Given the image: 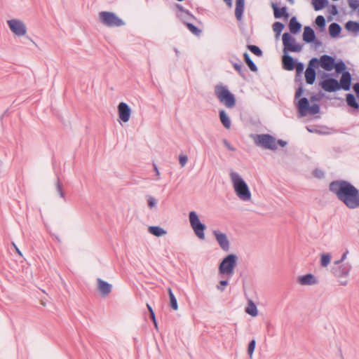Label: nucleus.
Here are the masks:
<instances>
[{
    "instance_id": "48",
    "label": "nucleus",
    "mask_w": 359,
    "mask_h": 359,
    "mask_svg": "<svg viewBox=\"0 0 359 359\" xmlns=\"http://www.w3.org/2000/svg\"><path fill=\"white\" fill-rule=\"evenodd\" d=\"M179 161L181 167H184L188 161V157L186 155H180L179 156Z\"/></svg>"
},
{
    "instance_id": "14",
    "label": "nucleus",
    "mask_w": 359,
    "mask_h": 359,
    "mask_svg": "<svg viewBox=\"0 0 359 359\" xmlns=\"http://www.w3.org/2000/svg\"><path fill=\"white\" fill-rule=\"evenodd\" d=\"M334 58L328 55H323L320 57V67L326 71H331L334 67Z\"/></svg>"
},
{
    "instance_id": "40",
    "label": "nucleus",
    "mask_w": 359,
    "mask_h": 359,
    "mask_svg": "<svg viewBox=\"0 0 359 359\" xmlns=\"http://www.w3.org/2000/svg\"><path fill=\"white\" fill-rule=\"evenodd\" d=\"M334 68H335L336 72L337 73L343 74V72H344L346 67L345 63L342 60H340L339 62H338L337 63L334 62Z\"/></svg>"
},
{
    "instance_id": "33",
    "label": "nucleus",
    "mask_w": 359,
    "mask_h": 359,
    "mask_svg": "<svg viewBox=\"0 0 359 359\" xmlns=\"http://www.w3.org/2000/svg\"><path fill=\"white\" fill-rule=\"evenodd\" d=\"M345 27L349 32H358L359 22L350 20L346 23Z\"/></svg>"
},
{
    "instance_id": "21",
    "label": "nucleus",
    "mask_w": 359,
    "mask_h": 359,
    "mask_svg": "<svg viewBox=\"0 0 359 359\" xmlns=\"http://www.w3.org/2000/svg\"><path fill=\"white\" fill-rule=\"evenodd\" d=\"M272 8L273 9V15L275 18L279 19L283 17L287 19L289 18V14L287 12V8L285 6L279 8L276 4L272 3Z\"/></svg>"
},
{
    "instance_id": "63",
    "label": "nucleus",
    "mask_w": 359,
    "mask_h": 359,
    "mask_svg": "<svg viewBox=\"0 0 359 359\" xmlns=\"http://www.w3.org/2000/svg\"><path fill=\"white\" fill-rule=\"evenodd\" d=\"M150 318L152 320V322L155 321V320H156L154 313H150Z\"/></svg>"
},
{
    "instance_id": "60",
    "label": "nucleus",
    "mask_w": 359,
    "mask_h": 359,
    "mask_svg": "<svg viewBox=\"0 0 359 359\" xmlns=\"http://www.w3.org/2000/svg\"><path fill=\"white\" fill-rule=\"evenodd\" d=\"M346 257V253H344L342 257H341V259L335 262V264L339 265L341 262H343L344 260Z\"/></svg>"
},
{
    "instance_id": "32",
    "label": "nucleus",
    "mask_w": 359,
    "mask_h": 359,
    "mask_svg": "<svg viewBox=\"0 0 359 359\" xmlns=\"http://www.w3.org/2000/svg\"><path fill=\"white\" fill-rule=\"evenodd\" d=\"M233 67L238 72V73L242 78H246L245 74L247 72V69L241 62H235L233 64Z\"/></svg>"
},
{
    "instance_id": "10",
    "label": "nucleus",
    "mask_w": 359,
    "mask_h": 359,
    "mask_svg": "<svg viewBox=\"0 0 359 359\" xmlns=\"http://www.w3.org/2000/svg\"><path fill=\"white\" fill-rule=\"evenodd\" d=\"M322 78H327L319 83L324 90L332 93L339 90V82L336 79L329 77L327 73H323Z\"/></svg>"
},
{
    "instance_id": "44",
    "label": "nucleus",
    "mask_w": 359,
    "mask_h": 359,
    "mask_svg": "<svg viewBox=\"0 0 359 359\" xmlns=\"http://www.w3.org/2000/svg\"><path fill=\"white\" fill-rule=\"evenodd\" d=\"M349 6L353 10L359 12V0H348Z\"/></svg>"
},
{
    "instance_id": "15",
    "label": "nucleus",
    "mask_w": 359,
    "mask_h": 359,
    "mask_svg": "<svg viewBox=\"0 0 359 359\" xmlns=\"http://www.w3.org/2000/svg\"><path fill=\"white\" fill-rule=\"evenodd\" d=\"M97 290L100 291L101 294L103 297H107L111 292L112 286L109 283L102 280L101 278H97Z\"/></svg>"
},
{
    "instance_id": "18",
    "label": "nucleus",
    "mask_w": 359,
    "mask_h": 359,
    "mask_svg": "<svg viewBox=\"0 0 359 359\" xmlns=\"http://www.w3.org/2000/svg\"><path fill=\"white\" fill-rule=\"evenodd\" d=\"M351 84V75L348 72H343L340 82H339V90L341 88L344 90H349Z\"/></svg>"
},
{
    "instance_id": "53",
    "label": "nucleus",
    "mask_w": 359,
    "mask_h": 359,
    "mask_svg": "<svg viewBox=\"0 0 359 359\" xmlns=\"http://www.w3.org/2000/svg\"><path fill=\"white\" fill-rule=\"evenodd\" d=\"M303 91H304V90H303L302 86H299V87L297 88V90H296L295 95H294L295 99H297V98H298V97H301V96H302V93H303Z\"/></svg>"
},
{
    "instance_id": "5",
    "label": "nucleus",
    "mask_w": 359,
    "mask_h": 359,
    "mask_svg": "<svg viewBox=\"0 0 359 359\" xmlns=\"http://www.w3.org/2000/svg\"><path fill=\"white\" fill-rule=\"evenodd\" d=\"M251 137L258 147L271 150L277 149L276 140L269 134L252 135Z\"/></svg>"
},
{
    "instance_id": "57",
    "label": "nucleus",
    "mask_w": 359,
    "mask_h": 359,
    "mask_svg": "<svg viewBox=\"0 0 359 359\" xmlns=\"http://www.w3.org/2000/svg\"><path fill=\"white\" fill-rule=\"evenodd\" d=\"M279 144L280 147H284L287 145V142L283 140H278L276 142V144Z\"/></svg>"
},
{
    "instance_id": "7",
    "label": "nucleus",
    "mask_w": 359,
    "mask_h": 359,
    "mask_svg": "<svg viewBox=\"0 0 359 359\" xmlns=\"http://www.w3.org/2000/svg\"><path fill=\"white\" fill-rule=\"evenodd\" d=\"M189 219L190 225L196 236L199 239L204 240L206 226L200 221L199 217L195 211L189 212Z\"/></svg>"
},
{
    "instance_id": "61",
    "label": "nucleus",
    "mask_w": 359,
    "mask_h": 359,
    "mask_svg": "<svg viewBox=\"0 0 359 359\" xmlns=\"http://www.w3.org/2000/svg\"><path fill=\"white\" fill-rule=\"evenodd\" d=\"M224 1L226 4L229 8L232 7V0H224Z\"/></svg>"
},
{
    "instance_id": "27",
    "label": "nucleus",
    "mask_w": 359,
    "mask_h": 359,
    "mask_svg": "<svg viewBox=\"0 0 359 359\" xmlns=\"http://www.w3.org/2000/svg\"><path fill=\"white\" fill-rule=\"evenodd\" d=\"M149 232L157 237L164 236L167 233V231L163 228L158 226H151L148 228Z\"/></svg>"
},
{
    "instance_id": "29",
    "label": "nucleus",
    "mask_w": 359,
    "mask_h": 359,
    "mask_svg": "<svg viewBox=\"0 0 359 359\" xmlns=\"http://www.w3.org/2000/svg\"><path fill=\"white\" fill-rule=\"evenodd\" d=\"M243 57H244V60H245V63L247 64V65L248 66V67L250 68V69L253 72H257V65L254 63V62L251 60L249 54L245 52L243 54Z\"/></svg>"
},
{
    "instance_id": "25",
    "label": "nucleus",
    "mask_w": 359,
    "mask_h": 359,
    "mask_svg": "<svg viewBox=\"0 0 359 359\" xmlns=\"http://www.w3.org/2000/svg\"><path fill=\"white\" fill-rule=\"evenodd\" d=\"M316 77V70L306 68V69L305 71L306 82L309 85H312L315 82Z\"/></svg>"
},
{
    "instance_id": "51",
    "label": "nucleus",
    "mask_w": 359,
    "mask_h": 359,
    "mask_svg": "<svg viewBox=\"0 0 359 359\" xmlns=\"http://www.w3.org/2000/svg\"><path fill=\"white\" fill-rule=\"evenodd\" d=\"M222 142H223L224 145V146H225V147H226L229 151H235V150H236V148H235V147H232V146L231 145V144L229 143V142L227 140L224 139Z\"/></svg>"
},
{
    "instance_id": "23",
    "label": "nucleus",
    "mask_w": 359,
    "mask_h": 359,
    "mask_svg": "<svg viewBox=\"0 0 359 359\" xmlns=\"http://www.w3.org/2000/svg\"><path fill=\"white\" fill-rule=\"evenodd\" d=\"M302 28V24L299 22L296 17H292L289 22V29L292 34H297Z\"/></svg>"
},
{
    "instance_id": "49",
    "label": "nucleus",
    "mask_w": 359,
    "mask_h": 359,
    "mask_svg": "<svg viewBox=\"0 0 359 359\" xmlns=\"http://www.w3.org/2000/svg\"><path fill=\"white\" fill-rule=\"evenodd\" d=\"M147 203L150 208L155 207L157 203L156 200L152 196H148Z\"/></svg>"
},
{
    "instance_id": "19",
    "label": "nucleus",
    "mask_w": 359,
    "mask_h": 359,
    "mask_svg": "<svg viewBox=\"0 0 359 359\" xmlns=\"http://www.w3.org/2000/svg\"><path fill=\"white\" fill-rule=\"evenodd\" d=\"M298 282L302 285H312L318 283L316 276L311 273L299 276Z\"/></svg>"
},
{
    "instance_id": "24",
    "label": "nucleus",
    "mask_w": 359,
    "mask_h": 359,
    "mask_svg": "<svg viewBox=\"0 0 359 359\" xmlns=\"http://www.w3.org/2000/svg\"><path fill=\"white\" fill-rule=\"evenodd\" d=\"M341 32V26L337 22H332L329 26V34L331 37L335 38L338 36Z\"/></svg>"
},
{
    "instance_id": "39",
    "label": "nucleus",
    "mask_w": 359,
    "mask_h": 359,
    "mask_svg": "<svg viewBox=\"0 0 359 359\" xmlns=\"http://www.w3.org/2000/svg\"><path fill=\"white\" fill-rule=\"evenodd\" d=\"M284 28V25L280 22H276L273 25V30L276 34V35H279Z\"/></svg>"
},
{
    "instance_id": "1",
    "label": "nucleus",
    "mask_w": 359,
    "mask_h": 359,
    "mask_svg": "<svg viewBox=\"0 0 359 359\" xmlns=\"http://www.w3.org/2000/svg\"><path fill=\"white\" fill-rule=\"evenodd\" d=\"M329 190L348 208H359V190L351 182L344 180H334L330 183Z\"/></svg>"
},
{
    "instance_id": "46",
    "label": "nucleus",
    "mask_w": 359,
    "mask_h": 359,
    "mask_svg": "<svg viewBox=\"0 0 359 359\" xmlns=\"http://www.w3.org/2000/svg\"><path fill=\"white\" fill-rule=\"evenodd\" d=\"M295 69H296L297 74H300L304 71V65L302 62H297V65H295Z\"/></svg>"
},
{
    "instance_id": "4",
    "label": "nucleus",
    "mask_w": 359,
    "mask_h": 359,
    "mask_svg": "<svg viewBox=\"0 0 359 359\" xmlns=\"http://www.w3.org/2000/svg\"><path fill=\"white\" fill-rule=\"evenodd\" d=\"M238 257L235 254L226 255L219 265V272L220 274L231 276L233 274L234 269L237 265Z\"/></svg>"
},
{
    "instance_id": "6",
    "label": "nucleus",
    "mask_w": 359,
    "mask_h": 359,
    "mask_svg": "<svg viewBox=\"0 0 359 359\" xmlns=\"http://www.w3.org/2000/svg\"><path fill=\"white\" fill-rule=\"evenodd\" d=\"M99 20L102 24L109 27H121L125 25L122 19L110 11H101L99 13Z\"/></svg>"
},
{
    "instance_id": "55",
    "label": "nucleus",
    "mask_w": 359,
    "mask_h": 359,
    "mask_svg": "<svg viewBox=\"0 0 359 359\" xmlns=\"http://www.w3.org/2000/svg\"><path fill=\"white\" fill-rule=\"evenodd\" d=\"M330 12L333 15H336L338 14V10L336 6L333 5L331 7Z\"/></svg>"
},
{
    "instance_id": "42",
    "label": "nucleus",
    "mask_w": 359,
    "mask_h": 359,
    "mask_svg": "<svg viewBox=\"0 0 359 359\" xmlns=\"http://www.w3.org/2000/svg\"><path fill=\"white\" fill-rule=\"evenodd\" d=\"M186 25L188 27V29H189V31L196 35H198L201 32V29H199L197 27H196L194 25H193L191 23L187 22V23H186Z\"/></svg>"
},
{
    "instance_id": "38",
    "label": "nucleus",
    "mask_w": 359,
    "mask_h": 359,
    "mask_svg": "<svg viewBox=\"0 0 359 359\" xmlns=\"http://www.w3.org/2000/svg\"><path fill=\"white\" fill-rule=\"evenodd\" d=\"M247 48L250 51L258 57H261L263 55L262 50L255 45H248Z\"/></svg>"
},
{
    "instance_id": "43",
    "label": "nucleus",
    "mask_w": 359,
    "mask_h": 359,
    "mask_svg": "<svg viewBox=\"0 0 359 359\" xmlns=\"http://www.w3.org/2000/svg\"><path fill=\"white\" fill-rule=\"evenodd\" d=\"M56 190L61 198H65V193L63 191L62 186V184L60 183L59 177H57Z\"/></svg>"
},
{
    "instance_id": "41",
    "label": "nucleus",
    "mask_w": 359,
    "mask_h": 359,
    "mask_svg": "<svg viewBox=\"0 0 359 359\" xmlns=\"http://www.w3.org/2000/svg\"><path fill=\"white\" fill-rule=\"evenodd\" d=\"M255 346H256V341L255 339H253L250 341V343L248 344V353L250 358H252V354L254 353Z\"/></svg>"
},
{
    "instance_id": "45",
    "label": "nucleus",
    "mask_w": 359,
    "mask_h": 359,
    "mask_svg": "<svg viewBox=\"0 0 359 359\" xmlns=\"http://www.w3.org/2000/svg\"><path fill=\"white\" fill-rule=\"evenodd\" d=\"M177 8L182 13H185L187 15L190 17L191 18L194 19V16L187 9H185L182 5L176 4Z\"/></svg>"
},
{
    "instance_id": "13",
    "label": "nucleus",
    "mask_w": 359,
    "mask_h": 359,
    "mask_svg": "<svg viewBox=\"0 0 359 359\" xmlns=\"http://www.w3.org/2000/svg\"><path fill=\"white\" fill-rule=\"evenodd\" d=\"M118 114L120 119L126 123L130 120L131 109L128 104L121 102L118 105Z\"/></svg>"
},
{
    "instance_id": "56",
    "label": "nucleus",
    "mask_w": 359,
    "mask_h": 359,
    "mask_svg": "<svg viewBox=\"0 0 359 359\" xmlns=\"http://www.w3.org/2000/svg\"><path fill=\"white\" fill-rule=\"evenodd\" d=\"M11 245L13 246V248H15V252L20 256V257H22V254L21 252V251L20 250V249L18 248V246L16 245V244L14 243V242H12L11 243Z\"/></svg>"
},
{
    "instance_id": "11",
    "label": "nucleus",
    "mask_w": 359,
    "mask_h": 359,
    "mask_svg": "<svg viewBox=\"0 0 359 359\" xmlns=\"http://www.w3.org/2000/svg\"><path fill=\"white\" fill-rule=\"evenodd\" d=\"M8 25L10 29L17 36H23L27 32L25 23L20 20H10L8 21Z\"/></svg>"
},
{
    "instance_id": "34",
    "label": "nucleus",
    "mask_w": 359,
    "mask_h": 359,
    "mask_svg": "<svg viewBox=\"0 0 359 359\" xmlns=\"http://www.w3.org/2000/svg\"><path fill=\"white\" fill-rule=\"evenodd\" d=\"M313 6L315 11H320L324 8L328 4L327 0H313Z\"/></svg>"
},
{
    "instance_id": "3",
    "label": "nucleus",
    "mask_w": 359,
    "mask_h": 359,
    "mask_svg": "<svg viewBox=\"0 0 359 359\" xmlns=\"http://www.w3.org/2000/svg\"><path fill=\"white\" fill-rule=\"evenodd\" d=\"M215 94L227 108H233L236 105L234 95L226 86L217 85L215 88Z\"/></svg>"
},
{
    "instance_id": "8",
    "label": "nucleus",
    "mask_w": 359,
    "mask_h": 359,
    "mask_svg": "<svg viewBox=\"0 0 359 359\" xmlns=\"http://www.w3.org/2000/svg\"><path fill=\"white\" fill-rule=\"evenodd\" d=\"M297 108L302 116H305L308 113L314 115L320 112V106L318 104L310 106L306 97H302L298 101Z\"/></svg>"
},
{
    "instance_id": "31",
    "label": "nucleus",
    "mask_w": 359,
    "mask_h": 359,
    "mask_svg": "<svg viewBox=\"0 0 359 359\" xmlns=\"http://www.w3.org/2000/svg\"><path fill=\"white\" fill-rule=\"evenodd\" d=\"M245 312L253 317L257 316V309L252 301H249L248 305L245 309Z\"/></svg>"
},
{
    "instance_id": "52",
    "label": "nucleus",
    "mask_w": 359,
    "mask_h": 359,
    "mask_svg": "<svg viewBox=\"0 0 359 359\" xmlns=\"http://www.w3.org/2000/svg\"><path fill=\"white\" fill-rule=\"evenodd\" d=\"M322 95L320 94L313 95L310 97V100L311 102H319L322 98Z\"/></svg>"
},
{
    "instance_id": "17",
    "label": "nucleus",
    "mask_w": 359,
    "mask_h": 359,
    "mask_svg": "<svg viewBox=\"0 0 359 359\" xmlns=\"http://www.w3.org/2000/svg\"><path fill=\"white\" fill-rule=\"evenodd\" d=\"M351 270V266L349 265H341L336 267H333L332 273L337 278H342L348 276Z\"/></svg>"
},
{
    "instance_id": "37",
    "label": "nucleus",
    "mask_w": 359,
    "mask_h": 359,
    "mask_svg": "<svg viewBox=\"0 0 359 359\" xmlns=\"http://www.w3.org/2000/svg\"><path fill=\"white\" fill-rule=\"evenodd\" d=\"M319 66H320V59L317 57H313L309 60L306 68L316 70V69H317Z\"/></svg>"
},
{
    "instance_id": "12",
    "label": "nucleus",
    "mask_w": 359,
    "mask_h": 359,
    "mask_svg": "<svg viewBox=\"0 0 359 359\" xmlns=\"http://www.w3.org/2000/svg\"><path fill=\"white\" fill-rule=\"evenodd\" d=\"M216 241H217L219 247L225 252H228L230 249V243L226 233L219 231V230H214L212 232Z\"/></svg>"
},
{
    "instance_id": "50",
    "label": "nucleus",
    "mask_w": 359,
    "mask_h": 359,
    "mask_svg": "<svg viewBox=\"0 0 359 359\" xmlns=\"http://www.w3.org/2000/svg\"><path fill=\"white\" fill-rule=\"evenodd\" d=\"M313 175L314 177L319 178V179L323 178L324 177L323 171H322L321 170H319V169L314 170L313 172Z\"/></svg>"
},
{
    "instance_id": "59",
    "label": "nucleus",
    "mask_w": 359,
    "mask_h": 359,
    "mask_svg": "<svg viewBox=\"0 0 359 359\" xmlns=\"http://www.w3.org/2000/svg\"><path fill=\"white\" fill-rule=\"evenodd\" d=\"M313 43H314L316 48H318L322 46L321 41H319L318 39H316V38H315V41H313Z\"/></svg>"
},
{
    "instance_id": "62",
    "label": "nucleus",
    "mask_w": 359,
    "mask_h": 359,
    "mask_svg": "<svg viewBox=\"0 0 359 359\" xmlns=\"http://www.w3.org/2000/svg\"><path fill=\"white\" fill-rule=\"evenodd\" d=\"M147 309H148V310L149 311V314L152 313H154L153 309L151 308V306L149 304H147Z\"/></svg>"
},
{
    "instance_id": "26",
    "label": "nucleus",
    "mask_w": 359,
    "mask_h": 359,
    "mask_svg": "<svg viewBox=\"0 0 359 359\" xmlns=\"http://www.w3.org/2000/svg\"><path fill=\"white\" fill-rule=\"evenodd\" d=\"M219 119L222 125L226 128L229 129L231 127V120L226 113V111L223 109L219 111Z\"/></svg>"
},
{
    "instance_id": "64",
    "label": "nucleus",
    "mask_w": 359,
    "mask_h": 359,
    "mask_svg": "<svg viewBox=\"0 0 359 359\" xmlns=\"http://www.w3.org/2000/svg\"><path fill=\"white\" fill-rule=\"evenodd\" d=\"M347 283H348L347 280H341V281H340V285H346Z\"/></svg>"
},
{
    "instance_id": "9",
    "label": "nucleus",
    "mask_w": 359,
    "mask_h": 359,
    "mask_svg": "<svg viewBox=\"0 0 359 359\" xmlns=\"http://www.w3.org/2000/svg\"><path fill=\"white\" fill-rule=\"evenodd\" d=\"M282 40L284 46L283 51L285 53H287V51L300 52L302 49V45L296 43L295 39L287 32L283 34Z\"/></svg>"
},
{
    "instance_id": "35",
    "label": "nucleus",
    "mask_w": 359,
    "mask_h": 359,
    "mask_svg": "<svg viewBox=\"0 0 359 359\" xmlns=\"http://www.w3.org/2000/svg\"><path fill=\"white\" fill-rule=\"evenodd\" d=\"M315 22L316 25L320 28L321 32L324 31L326 26V21L323 15H318L316 18Z\"/></svg>"
},
{
    "instance_id": "28",
    "label": "nucleus",
    "mask_w": 359,
    "mask_h": 359,
    "mask_svg": "<svg viewBox=\"0 0 359 359\" xmlns=\"http://www.w3.org/2000/svg\"><path fill=\"white\" fill-rule=\"evenodd\" d=\"M346 102L349 107H351L353 109H359V104L356 101V99L353 94L348 93L346 95Z\"/></svg>"
},
{
    "instance_id": "22",
    "label": "nucleus",
    "mask_w": 359,
    "mask_h": 359,
    "mask_svg": "<svg viewBox=\"0 0 359 359\" xmlns=\"http://www.w3.org/2000/svg\"><path fill=\"white\" fill-rule=\"evenodd\" d=\"M245 0H236L235 15L237 20L241 21L244 11Z\"/></svg>"
},
{
    "instance_id": "58",
    "label": "nucleus",
    "mask_w": 359,
    "mask_h": 359,
    "mask_svg": "<svg viewBox=\"0 0 359 359\" xmlns=\"http://www.w3.org/2000/svg\"><path fill=\"white\" fill-rule=\"evenodd\" d=\"M153 166H154V170H155V172H156V175H157V177H157V180H159V178H160V177H159V176H160V172H159V170H158V168L157 165H156L155 163H154V164H153Z\"/></svg>"
},
{
    "instance_id": "36",
    "label": "nucleus",
    "mask_w": 359,
    "mask_h": 359,
    "mask_svg": "<svg viewBox=\"0 0 359 359\" xmlns=\"http://www.w3.org/2000/svg\"><path fill=\"white\" fill-rule=\"evenodd\" d=\"M331 255L329 253H323L320 257V265L326 267L330 263Z\"/></svg>"
},
{
    "instance_id": "47",
    "label": "nucleus",
    "mask_w": 359,
    "mask_h": 359,
    "mask_svg": "<svg viewBox=\"0 0 359 359\" xmlns=\"http://www.w3.org/2000/svg\"><path fill=\"white\" fill-rule=\"evenodd\" d=\"M229 282L227 280H222L219 281V285H217V289L221 292L224 290V287L228 285Z\"/></svg>"
},
{
    "instance_id": "54",
    "label": "nucleus",
    "mask_w": 359,
    "mask_h": 359,
    "mask_svg": "<svg viewBox=\"0 0 359 359\" xmlns=\"http://www.w3.org/2000/svg\"><path fill=\"white\" fill-rule=\"evenodd\" d=\"M353 89L356 94L357 97L359 99V82L353 86Z\"/></svg>"
},
{
    "instance_id": "16",
    "label": "nucleus",
    "mask_w": 359,
    "mask_h": 359,
    "mask_svg": "<svg viewBox=\"0 0 359 359\" xmlns=\"http://www.w3.org/2000/svg\"><path fill=\"white\" fill-rule=\"evenodd\" d=\"M282 63L285 70L292 71L295 68L297 61L291 55L285 53L282 57Z\"/></svg>"
},
{
    "instance_id": "20",
    "label": "nucleus",
    "mask_w": 359,
    "mask_h": 359,
    "mask_svg": "<svg viewBox=\"0 0 359 359\" xmlns=\"http://www.w3.org/2000/svg\"><path fill=\"white\" fill-rule=\"evenodd\" d=\"M316 34L314 30L309 26H306L304 29L303 40L307 43L315 41Z\"/></svg>"
},
{
    "instance_id": "30",
    "label": "nucleus",
    "mask_w": 359,
    "mask_h": 359,
    "mask_svg": "<svg viewBox=\"0 0 359 359\" xmlns=\"http://www.w3.org/2000/svg\"><path fill=\"white\" fill-rule=\"evenodd\" d=\"M168 293L169 295L170 307L175 311L177 310L178 309L177 301V299L175 298V297L172 291V289L170 287L168 288Z\"/></svg>"
},
{
    "instance_id": "2",
    "label": "nucleus",
    "mask_w": 359,
    "mask_h": 359,
    "mask_svg": "<svg viewBox=\"0 0 359 359\" xmlns=\"http://www.w3.org/2000/svg\"><path fill=\"white\" fill-rule=\"evenodd\" d=\"M229 175L236 196L243 201H250L251 192L245 180L238 172L233 170L231 171Z\"/></svg>"
}]
</instances>
